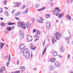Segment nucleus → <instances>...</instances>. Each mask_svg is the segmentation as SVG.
Wrapping results in <instances>:
<instances>
[{"mask_svg":"<svg viewBox=\"0 0 73 73\" xmlns=\"http://www.w3.org/2000/svg\"><path fill=\"white\" fill-rule=\"evenodd\" d=\"M53 13L54 15H56V16H58V18H59V19H61V17H64V13H62L59 15V13L56 10H53Z\"/></svg>","mask_w":73,"mask_h":73,"instance_id":"nucleus-1","label":"nucleus"},{"mask_svg":"<svg viewBox=\"0 0 73 73\" xmlns=\"http://www.w3.org/2000/svg\"><path fill=\"white\" fill-rule=\"evenodd\" d=\"M25 53H24V52H23V54L25 57L26 58H29L30 57V52L29 51L28 49H27L26 51L25 52Z\"/></svg>","mask_w":73,"mask_h":73,"instance_id":"nucleus-2","label":"nucleus"},{"mask_svg":"<svg viewBox=\"0 0 73 73\" xmlns=\"http://www.w3.org/2000/svg\"><path fill=\"white\" fill-rule=\"evenodd\" d=\"M18 24L19 27H21L23 29H26V26L25 24L22 22L21 23H19V22H18Z\"/></svg>","mask_w":73,"mask_h":73,"instance_id":"nucleus-3","label":"nucleus"},{"mask_svg":"<svg viewBox=\"0 0 73 73\" xmlns=\"http://www.w3.org/2000/svg\"><path fill=\"white\" fill-rule=\"evenodd\" d=\"M55 37L57 40H59L61 38V35L58 32H56L55 34Z\"/></svg>","mask_w":73,"mask_h":73,"instance_id":"nucleus-4","label":"nucleus"},{"mask_svg":"<svg viewBox=\"0 0 73 73\" xmlns=\"http://www.w3.org/2000/svg\"><path fill=\"white\" fill-rule=\"evenodd\" d=\"M54 65L56 67H57V68H60V66H61V65L60 64V63L56 61L55 62Z\"/></svg>","mask_w":73,"mask_h":73,"instance_id":"nucleus-5","label":"nucleus"},{"mask_svg":"<svg viewBox=\"0 0 73 73\" xmlns=\"http://www.w3.org/2000/svg\"><path fill=\"white\" fill-rule=\"evenodd\" d=\"M27 40L29 41V42H31L32 41V37L29 35L27 36Z\"/></svg>","mask_w":73,"mask_h":73,"instance_id":"nucleus-6","label":"nucleus"},{"mask_svg":"<svg viewBox=\"0 0 73 73\" xmlns=\"http://www.w3.org/2000/svg\"><path fill=\"white\" fill-rule=\"evenodd\" d=\"M46 28L48 29H50V23L49 22H47L46 23Z\"/></svg>","mask_w":73,"mask_h":73,"instance_id":"nucleus-7","label":"nucleus"},{"mask_svg":"<svg viewBox=\"0 0 73 73\" xmlns=\"http://www.w3.org/2000/svg\"><path fill=\"white\" fill-rule=\"evenodd\" d=\"M19 35L20 36L21 38H23L24 37V33H23V32H22V31H19Z\"/></svg>","mask_w":73,"mask_h":73,"instance_id":"nucleus-8","label":"nucleus"},{"mask_svg":"<svg viewBox=\"0 0 73 73\" xmlns=\"http://www.w3.org/2000/svg\"><path fill=\"white\" fill-rule=\"evenodd\" d=\"M14 4L15 5H17L16 6H15V7H19V5H21V2H20L19 3L18 2H14Z\"/></svg>","mask_w":73,"mask_h":73,"instance_id":"nucleus-9","label":"nucleus"},{"mask_svg":"<svg viewBox=\"0 0 73 73\" xmlns=\"http://www.w3.org/2000/svg\"><path fill=\"white\" fill-rule=\"evenodd\" d=\"M5 70V67H3L1 68V69H0V73H3V71H4Z\"/></svg>","mask_w":73,"mask_h":73,"instance_id":"nucleus-10","label":"nucleus"},{"mask_svg":"<svg viewBox=\"0 0 73 73\" xmlns=\"http://www.w3.org/2000/svg\"><path fill=\"white\" fill-rule=\"evenodd\" d=\"M26 27L27 29H29L31 27V25L29 23H26Z\"/></svg>","mask_w":73,"mask_h":73,"instance_id":"nucleus-11","label":"nucleus"},{"mask_svg":"<svg viewBox=\"0 0 73 73\" xmlns=\"http://www.w3.org/2000/svg\"><path fill=\"white\" fill-rule=\"evenodd\" d=\"M55 60H56V59L54 58H51L50 60V61L51 62H54V61H55Z\"/></svg>","mask_w":73,"mask_h":73,"instance_id":"nucleus-12","label":"nucleus"},{"mask_svg":"<svg viewBox=\"0 0 73 73\" xmlns=\"http://www.w3.org/2000/svg\"><path fill=\"white\" fill-rule=\"evenodd\" d=\"M0 45H1V46L0 47V50L1 49H3V47H4V43H3L2 42L0 43Z\"/></svg>","mask_w":73,"mask_h":73,"instance_id":"nucleus-13","label":"nucleus"},{"mask_svg":"<svg viewBox=\"0 0 73 73\" xmlns=\"http://www.w3.org/2000/svg\"><path fill=\"white\" fill-rule=\"evenodd\" d=\"M68 31L69 33V34L70 35V36L66 38V39L67 40H69V39H70V38L71 37H70V36H71V33H70V31H69V30H68Z\"/></svg>","mask_w":73,"mask_h":73,"instance_id":"nucleus-14","label":"nucleus"},{"mask_svg":"<svg viewBox=\"0 0 73 73\" xmlns=\"http://www.w3.org/2000/svg\"><path fill=\"white\" fill-rule=\"evenodd\" d=\"M49 69H50V70H54L55 68H54V66H50L49 67Z\"/></svg>","mask_w":73,"mask_h":73,"instance_id":"nucleus-15","label":"nucleus"},{"mask_svg":"<svg viewBox=\"0 0 73 73\" xmlns=\"http://www.w3.org/2000/svg\"><path fill=\"white\" fill-rule=\"evenodd\" d=\"M60 49L61 50L62 52H64V50H65V49H64V48H62V46H60Z\"/></svg>","mask_w":73,"mask_h":73,"instance_id":"nucleus-16","label":"nucleus"},{"mask_svg":"<svg viewBox=\"0 0 73 73\" xmlns=\"http://www.w3.org/2000/svg\"><path fill=\"white\" fill-rule=\"evenodd\" d=\"M5 16H6L7 17H9V13H8V12L7 11H6L5 12Z\"/></svg>","mask_w":73,"mask_h":73,"instance_id":"nucleus-17","label":"nucleus"},{"mask_svg":"<svg viewBox=\"0 0 73 73\" xmlns=\"http://www.w3.org/2000/svg\"><path fill=\"white\" fill-rule=\"evenodd\" d=\"M46 47H45L44 48V50L42 52V56H43L44 54H45V52H46Z\"/></svg>","mask_w":73,"mask_h":73,"instance_id":"nucleus-18","label":"nucleus"},{"mask_svg":"<svg viewBox=\"0 0 73 73\" xmlns=\"http://www.w3.org/2000/svg\"><path fill=\"white\" fill-rule=\"evenodd\" d=\"M66 17L67 19H68L69 20H71V17H70V15H67L66 16Z\"/></svg>","mask_w":73,"mask_h":73,"instance_id":"nucleus-19","label":"nucleus"},{"mask_svg":"<svg viewBox=\"0 0 73 73\" xmlns=\"http://www.w3.org/2000/svg\"><path fill=\"white\" fill-rule=\"evenodd\" d=\"M6 29H7V31H11L12 30V28L11 27H7L6 28Z\"/></svg>","mask_w":73,"mask_h":73,"instance_id":"nucleus-20","label":"nucleus"},{"mask_svg":"<svg viewBox=\"0 0 73 73\" xmlns=\"http://www.w3.org/2000/svg\"><path fill=\"white\" fill-rule=\"evenodd\" d=\"M28 8H27L26 9V11H24L23 12V14H26V13H28Z\"/></svg>","mask_w":73,"mask_h":73,"instance_id":"nucleus-21","label":"nucleus"},{"mask_svg":"<svg viewBox=\"0 0 73 73\" xmlns=\"http://www.w3.org/2000/svg\"><path fill=\"white\" fill-rule=\"evenodd\" d=\"M31 48L32 50H34L35 49H36V48H37L36 47H35V46H31Z\"/></svg>","mask_w":73,"mask_h":73,"instance_id":"nucleus-22","label":"nucleus"},{"mask_svg":"<svg viewBox=\"0 0 73 73\" xmlns=\"http://www.w3.org/2000/svg\"><path fill=\"white\" fill-rule=\"evenodd\" d=\"M34 36H35V37H36V39L35 40V41L36 42L37 40H38V38H39V36H37L36 35H35Z\"/></svg>","mask_w":73,"mask_h":73,"instance_id":"nucleus-23","label":"nucleus"},{"mask_svg":"<svg viewBox=\"0 0 73 73\" xmlns=\"http://www.w3.org/2000/svg\"><path fill=\"white\" fill-rule=\"evenodd\" d=\"M36 21L37 22H38V23H43V21H41V20H40L39 19H37L36 20Z\"/></svg>","mask_w":73,"mask_h":73,"instance_id":"nucleus-24","label":"nucleus"},{"mask_svg":"<svg viewBox=\"0 0 73 73\" xmlns=\"http://www.w3.org/2000/svg\"><path fill=\"white\" fill-rule=\"evenodd\" d=\"M50 14H47L46 15V19H48V18H49V16H50Z\"/></svg>","mask_w":73,"mask_h":73,"instance_id":"nucleus-25","label":"nucleus"},{"mask_svg":"<svg viewBox=\"0 0 73 73\" xmlns=\"http://www.w3.org/2000/svg\"><path fill=\"white\" fill-rule=\"evenodd\" d=\"M0 25H1L3 27H5V24L3 23H1Z\"/></svg>","mask_w":73,"mask_h":73,"instance_id":"nucleus-26","label":"nucleus"},{"mask_svg":"<svg viewBox=\"0 0 73 73\" xmlns=\"http://www.w3.org/2000/svg\"><path fill=\"white\" fill-rule=\"evenodd\" d=\"M55 9H56V10L58 12H60V11H60V9L59 8H58V7L55 8Z\"/></svg>","mask_w":73,"mask_h":73,"instance_id":"nucleus-27","label":"nucleus"},{"mask_svg":"<svg viewBox=\"0 0 73 73\" xmlns=\"http://www.w3.org/2000/svg\"><path fill=\"white\" fill-rule=\"evenodd\" d=\"M54 56H57V52H55L54 54L52 55Z\"/></svg>","mask_w":73,"mask_h":73,"instance_id":"nucleus-28","label":"nucleus"},{"mask_svg":"<svg viewBox=\"0 0 73 73\" xmlns=\"http://www.w3.org/2000/svg\"><path fill=\"white\" fill-rule=\"evenodd\" d=\"M9 57L8 61L9 62L11 61V56H10V54H9Z\"/></svg>","mask_w":73,"mask_h":73,"instance_id":"nucleus-29","label":"nucleus"},{"mask_svg":"<svg viewBox=\"0 0 73 73\" xmlns=\"http://www.w3.org/2000/svg\"><path fill=\"white\" fill-rule=\"evenodd\" d=\"M20 12H17V13L15 14V16H18L19 15V13H20Z\"/></svg>","mask_w":73,"mask_h":73,"instance_id":"nucleus-30","label":"nucleus"},{"mask_svg":"<svg viewBox=\"0 0 73 73\" xmlns=\"http://www.w3.org/2000/svg\"><path fill=\"white\" fill-rule=\"evenodd\" d=\"M21 69H25V67L24 66H22L20 68Z\"/></svg>","mask_w":73,"mask_h":73,"instance_id":"nucleus-31","label":"nucleus"},{"mask_svg":"<svg viewBox=\"0 0 73 73\" xmlns=\"http://www.w3.org/2000/svg\"><path fill=\"white\" fill-rule=\"evenodd\" d=\"M39 6H40V5H39L38 4H36L35 5L36 8H38V7Z\"/></svg>","mask_w":73,"mask_h":73,"instance_id":"nucleus-32","label":"nucleus"},{"mask_svg":"<svg viewBox=\"0 0 73 73\" xmlns=\"http://www.w3.org/2000/svg\"><path fill=\"white\" fill-rule=\"evenodd\" d=\"M7 1H6V0L4 1V4L5 5H7Z\"/></svg>","mask_w":73,"mask_h":73,"instance_id":"nucleus-33","label":"nucleus"},{"mask_svg":"<svg viewBox=\"0 0 73 73\" xmlns=\"http://www.w3.org/2000/svg\"><path fill=\"white\" fill-rule=\"evenodd\" d=\"M6 65L7 66H8L9 65V62H7L6 63Z\"/></svg>","mask_w":73,"mask_h":73,"instance_id":"nucleus-34","label":"nucleus"},{"mask_svg":"<svg viewBox=\"0 0 73 73\" xmlns=\"http://www.w3.org/2000/svg\"><path fill=\"white\" fill-rule=\"evenodd\" d=\"M8 25H12V23L11 22H9L7 23Z\"/></svg>","mask_w":73,"mask_h":73,"instance_id":"nucleus-35","label":"nucleus"},{"mask_svg":"<svg viewBox=\"0 0 73 73\" xmlns=\"http://www.w3.org/2000/svg\"><path fill=\"white\" fill-rule=\"evenodd\" d=\"M3 12V9L0 8V13Z\"/></svg>","mask_w":73,"mask_h":73,"instance_id":"nucleus-36","label":"nucleus"},{"mask_svg":"<svg viewBox=\"0 0 73 73\" xmlns=\"http://www.w3.org/2000/svg\"><path fill=\"white\" fill-rule=\"evenodd\" d=\"M25 5H24L23 6H22L21 7V9H24V8H25Z\"/></svg>","mask_w":73,"mask_h":73,"instance_id":"nucleus-37","label":"nucleus"},{"mask_svg":"<svg viewBox=\"0 0 73 73\" xmlns=\"http://www.w3.org/2000/svg\"><path fill=\"white\" fill-rule=\"evenodd\" d=\"M55 53V51H54V50H53L52 52V55L53 54H54Z\"/></svg>","mask_w":73,"mask_h":73,"instance_id":"nucleus-38","label":"nucleus"},{"mask_svg":"<svg viewBox=\"0 0 73 73\" xmlns=\"http://www.w3.org/2000/svg\"><path fill=\"white\" fill-rule=\"evenodd\" d=\"M52 44H54V43L56 42V40H52Z\"/></svg>","mask_w":73,"mask_h":73,"instance_id":"nucleus-39","label":"nucleus"},{"mask_svg":"<svg viewBox=\"0 0 73 73\" xmlns=\"http://www.w3.org/2000/svg\"><path fill=\"white\" fill-rule=\"evenodd\" d=\"M36 33H37L36 34V35H40V33H39V31H36Z\"/></svg>","mask_w":73,"mask_h":73,"instance_id":"nucleus-40","label":"nucleus"},{"mask_svg":"<svg viewBox=\"0 0 73 73\" xmlns=\"http://www.w3.org/2000/svg\"><path fill=\"white\" fill-rule=\"evenodd\" d=\"M32 22L34 23L35 22V18H34L32 19Z\"/></svg>","mask_w":73,"mask_h":73,"instance_id":"nucleus-41","label":"nucleus"},{"mask_svg":"<svg viewBox=\"0 0 73 73\" xmlns=\"http://www.w3.org/2000/svg\"><path fill=\"white\" fill-rule=\"evenodd\" d=\"M56 40V39H55V38H54L53 37H52V41H53L54 40Z\"/></svg>","mask_w":73,"mask_h":73,"instance_id":"nucleus-42","label":"nucleus"},{"mask_svg":"<svg viewBox=\"0 0 73 73\" xmlns=\"http://www.w3.org/2000/svg\"><path fill=\"white\" fill-rule=\"evenodd\" d=\"M28 48H25V50L23 51V52H24V53H25V50H28Z\"/></svg>","mask_w":73,"mask_h":73,"instance_id":"nucleus-43","label":"nucleus"},{"mask_svg":"<svg viewBox=\"0 0 73 73\" xmlns=\"http://www.w3.org/2000/svg\"><path fill=\"white\" fill-rule=\"evenodd\" d=\"M39 18L40 20H41L42 21H44V19L40 17Z\"/></svg>","mask_w":73,"mask_h":73,"instance_id":"nucleus-44","label":"nucleus"},{"mask_svg":"<svg viewBox=\"0 0 73 73\" xmlns=\"http://www.w3.org/2000/svg\"><path fill=\"white\" fill-rule=\"evenodd\" d=\"M41 9H42V10H44L45 9V7H43Z\"/></svg>","mask_w":73,"mask_h":73,"instance_id":"nucleus-45","label":"nucleus"},{"mask_svg":"<svg viewBox=\"0 0 73 73\" xmlns=\"http://www.w3.org/2000/svg\"><path fill=\"white\" fill-rule=\"evenodd\" d=\"M5 60H7L8 59V56H6L5 57Z\"/></svg>","mask_w":73,"mask_h":73,"instance_id":"nucleus-46","label":"nucleus"},{"mask_svg":"<svg viewBox=\"0 0 73 73\" xmlns=\"http://www.w3.org/2000/svg\"><path fill=\"white\" fill-rule=\"evenodd\" d=\"M70 55L69 54H68V56L67 57V58H70Z\"/></svg>","mask_w":73,"mask_h":73,"instance_id":"nucleus-47","label":"nucleus"},{"mask_svg":"<svg viewBox=\"0 0 73 73\" xmlns=\"http://www.w3.org/2000/svg\"><path fill=\"white\" fill-rule=\"evenodd\" d=\"M42 9H39L37 10V11H41Z\"/></svg>","mask_w":73,"mask_h":73,"instance_id":"nucleus-48","label":"nucleus"},{"mask_svg":"<svg viewBox=\"0 0 73 73\" xmlns=\"http://www.w3.org/2000/svg\"><path fill=\"white\" fill-rule=\"evenodd\" d=\"M11 28L12 29H14L15 28V27L14 26H12Z\"/></svg>","mask_w":73,"mask_h":73,"instance_id":"nucleus-49","label":"nucleus"},{"mask_svg":"<svg viewBox=\"0 0 73 73\" xmlns=\"http://www.w3.org/2000/svg\"><path fill=\"white\" fill-rule=\"evenodd\" d=\"M58 56V57H60V58H61L62 57V56L61 55H59Z\"/></svg>","mask_w":73,"mask_h":73,"instance_id":"nucleus-50","label":"nucleus"},{"mask_svg":"<svg viewBox=\"0 0 73 73\" xmlns=\"http://www.w3.org/2000/svg\"><path fill=\"white\" fill-rule=\"evenodd\" d=\"M51 5V7H52V6H53V3H51L50 4Z\"/></svg>","mask_w":73,"mask_h":73,"instance_id":"nucleus-51","label":"nucleus"},{"mask_svg":"<svg viewBox=\"0 0 73 73\" xmlns=\"http://www.w3.org/2000/svg\"><path fill=\"white\" fill-rule=\"evenodd\" d=\"M19 62H20V61L18 60L17 62V65H19Z\"/></svg>","mask_w":73,"mask_h":73,"instance_id":"nucleus-52","label":"nucleus"},{"mask_svg":"<svg viewBox=\"0 0 73 73\" xmlns=\"http://www.w3.org/2000/svg\"><path fill=\"white\" fill-rule=\"evenodd\" d=\"M15 9H13V11L12 12V13H14V12H15Z\"/></svg>","mask_w":73,"mask_h":73,"instance_id":"nucleus-53","label":"nucleus"},{"mask_svg":"<svg viewBox=\"0 0 73 73\" xmlns=\"http://www.w3.org/2000/svg\"><path fill=\"white\" fill-rule=\"evenodd\" d=\"M33 33H35V32H36V30H35V29H34L33 30Z\"/></svg>","mask_w":73,"mask_h":73,"instance_id":"nucleus-54","label":"nucleus"},{"mask_svg":"<svg viewBox=\"0 0 73 73\" xmlns=\"http://www.w3.org/2000/svg\"><path fill=\"white\" fill-rule=\"evenodd\" d=\"M45 40H44V42H43V44H42V45H43V46H44V44H45Z\"/></svg>","mask_w":73,"mask_h":73,"instance_id":"nucleus-55","label":"nucleus"},{"mask_svg":"<svg viewBox=\"0 0 73 73\" xmlns=\"http://www.w3.org/2000/svg\"><path fill=\"white\" fill-rule=\"evenodd\" d=\"M15 23H11V25H15Z\"/></svg>","mask_w":73,"mask_h":73,"instance_id":"nucleus-56","label":"nucleus"},{"mask_svg":"<svg viewBox=\"0 0 73 73\" xmlns=\"http://www.w3.org/2000/svg\"><path fill=\"white\" fill-rule=\"evenodd\" d=\"M15 19H16V20H19V18H17L16 17H15Z\"/></svg>","mask_w":73,"mask_h":73,"instance_id":"nucleus-57","label":"nucleus"},{"mask_svg":"<svg viewBox=\"0 0 73 73\" xmlns=\"http://www.w3.org/2000/svg\"><path fill=\"white\" fill-rule=\"evenodd\" d=\"M33 69H34L35 70H36V69H37L36 68H34Z\"/></svg>","mask_w":73,"mask_h":73,"instance_id":"nucleus-58","label":"nucleus"},{"mask_svg":"<svg viewBox=\"0 0 73 73\" xmlns=\"http://www.w3.org/2000/svg\"><path fill=\"white\" fill-rule=\"evenodd\" d=\"M15 73H19V72H17V71H16L15 72Z\"/></svg>","mask_w":73,"mask_h":73,"instance_id":"nucleus-59","label":"nucleus"},{"mask_svg":"<svg viewBox=\"0 0 73 73\" xmlns=\"http://www.w3.org/2000/svg\"><path fill=\"white\" fill-rule=\"evenodd\" d=\"M0 19L1 20H3V18L1 17Z\"/></svg>","mask_w":73,"mask_h":73,"instance_id":"nucleus-60","label":"nucleus"},{"mask_svg":"<svg viewBox=\"0 0 73 73\" xmlns=\"http://www.w3.org/2000/svg\"><path fill=\"white\" fill-rule=\"evenodd\" d=\"M69 2V0H66V2L67 3V4H68V3Z\"/></svg>","mask_w":73,"mask_h":73,"instance_id":"nucleus-61","label":"nucleus"},{"mask_svg":"<svg viewBox=\"0 0 73 73\" xmlns=\"http://www.w3.org/2000/svg\"><path fill=\"white\" fill-rule=\"evenodd\" d=\"M73 0H71L70 1V3H72L73 2Z\"/></svg>","mask_w":73,"mask_h":73,"instance_id":"nucleus-62","label":"nucleus"},{"mask_svg":"<svg viewBox=\"0 0 73 73\" xmlns=\"http://www.w3.org/2000/svg\"><path fill=\"white\" fill-rule=\"evenodd\" d=\"M70 72L71 73H73V71H72V70Z\"/></svg>","mask_w":73,"mask_h":73,"instance_id":"nucleus-63","label":"nucleus"},{"mask_svg":"<svg viewBox=\"0 0 73 73\" xmlns=\"http://www.w3.org/2000/svg\"><path fill=\"white\" fill-rule=\"evenodd\" d=\"M5 9H8V8H7L6 7H5Z\"/></svg>","mask_w":73,"mask_h":73,"instance_id":"nucleus-64","label":"nucleus"}]
</instances>
